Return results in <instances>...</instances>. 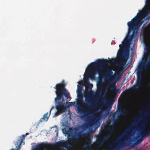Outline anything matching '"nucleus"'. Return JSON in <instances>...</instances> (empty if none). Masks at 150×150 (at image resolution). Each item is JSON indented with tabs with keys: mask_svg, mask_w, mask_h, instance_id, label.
<instances>
[{
	"mask_svg": "<svg viewBox=\"0 0 150 150\" xmlns=\"http://www.w3.org/2000/svg\"><path fill=\"white\" fill-rule=\"evenodd\" d=\"M110 61L112 63L115 62V59L113 58L111 59ZM109 60L104 59H98L96 62H92L90 65L92 67H94L93 70H89L86 73L87 76L93 79L95 77L96 74L98 73L100 77H103L105 79H110L112 76L113 72L111 69H109L107 70L104 73L103 70L104 67L109 65Z\"/></svg>",
	"mask_w": 150,
	"mask_h": 150,
	"instance_id": "obj_1",
	"label": "nucleus"
},
{
	"mask_svg": "<svg viewBox=\"0 0 150 150\" xmlns=\"http://www.w3.org/2000/svg\"><path fill=\"white\" fill-rule=\"evenodd\" d=\"M66 83L64 81H62L61 83H57L54 87L56 89L55 93L56 97L54 98V103L55 104V108L57 110L55 114V116H57L60 114L64 112L67 110V107L65 103L60 100H64V96L67 99L71 98L70 97V94L68 92L65 88Z\"/></svg>",
	"mask_w": 150,
	"mask_h": 150,
	"instance_id": "obj_2",
	"label": "nucleus"
},
{
	"mask_svg": "<svg viewBox=\"0 0 150 150\" xmlns=\"http://www.w3.org/2000/svg\"><path fill=\"white\" fill-rule=\"evenodd\" d=\"M150 13V7L147 9L143 11H140L137 15L130 21L128 22L127 25L129 28V31L133 30L134 32L136 30L138 31L139 28L143 24V19Z\"/></svg>",
	"mask_w": 150,
	"mask_h": 150,
	"instance_id": "obj_3",
	"label": "nucleus"
},
{
	"mask_svg": "<svg viewBox=\"0 0 150 150\" xmlns=\"http://www.w3.org/2000/svg\"><path fill=\"white\" fill-rule=\"evenodd\" d=\"M133 129L132 128L127 129V132L125 133L124 136H122L121 139H118L115 140L114 142L117 144L115 147L112 145L108 149H103L101 150H120L130 146L131 142L134 140H132L131 137L132 135V132Z\"/></svg>",
	"mask_w": 150,
	"mask_h": 150,
	"instance_id": "obj_4",
	"label": "nucleus"
},
{
	"mask_svg": "<svg viewBox=\"0 0 150 150\" xmlns=\"http://www.w3.org/2000/svg\"><path fill=\"white\" fill-rule=\"evenodd\" d=\"M147 60V58L145 57L137 70V85L139 87L141 85L142 80L143 77L142 71L149 70L150 68V62L148 61L146 62Z\"/></svg>",
	"mask_w": 150,
	"mask_h": 150,
	"instance_id": "obj_5",
	"label": "nucleus"
},
{
	"mask_svg": "<svg viewBox=\"0 0 150 150\" xmlns=\"http://www.w3.org/2000/svg\"><path fill=\"white\" fill-rule=\"evenodd\" d=\"M128 55H123L122 52L121 51H119L117 53V55L120 57L122 59H125L124 61H121L118 63V66L120 67H123L125 65L127 61L128 57Z\"/></svg>",
	"mask_w": 150,
	"mask_h": 150,
	"instance_id": "obj_6",
	"label": "nucleus"
},
{
	"mask_svg": "<svg viewBox=\"0 0 150 150\" xmlns=\"http://www.w3.org/2000/svg\"><path fill=\"white\" fill-rule=\"evenodd\" d=\"M54 144H48L42 143L37 145L33 150H47V146L53 147Z\"/></svg>",
	"mask_w": 150,
	"mask_h": 150,
	"instance_id": "obj_7",
	"label": "nucleus"
},
{
	"mask_svg": "<svg viewBox=\"0 0 150 150\" xmlns=\"http://www.w3.org/2000/svg\"><path fill=\"white\" fill-rule=\"evenodd\" d=\"M82 132H79L78 134V136H74L72 137L70 139V140L74 143H77L78 142V139L82 135L84 137H87L89 136V134L88 133H83L81 134Z\"/></svg>",
	"mask_w": 150,
	"mask_h": 150,
	"instance_id": "obj_8",
	"label": "nucleus"
},
{
	"mask_svg": "<svg viewBox=\"0 0 150 150\" xmlns=\"http://www.w3.org/2000/svg\"><path fill=\"white\" fill-rule=\"evenodd\" d=\"M130 42L128 40L127 37H126L122 42V44H120L119 47L120 49H124L126 47L129 48L130 46Z\"/></svg>",
	"mask_w": 150,
	"mask_h": 150,
	"instance_id": "obj_9",
	"label": "nucleus"
},
{
	"mask_svg": "<svg viewBox=\"0 0 150 150\" xmlns=\"http://www.w3.org/2000/svg\"><path fill=\"white\" fill-rule=\"evenodd\" d=\"M57 144L61 147H64L67 149L70 148L72 146L67 141L61 140L58 142Z\"/></svg>",
	"mask_w": 150,
	"mask_h": 150,
	"instance_id": "obj_10",
	"label": "nucleus"
},
{
	"mask_svg": "<svg viewBox=\"0 0 150 150\" xmlns=\"http://www.w3.org/2000/svg\"><path fill=\"white\" fill-rule=\"evenodd\" d=\"M54 108V107L53 106L51 109L50 111V113L49 114H48V112H47L45 114L43 117L40 119L39 120V122H46L47 121L50 115L51 112L52 110Z\"/></svg>",
	"mask_w": 150,
	"mask_h": 150,
	"instance_id": "obj_11",
	"label": "nucleus"
},
{
	"mask_svg": "<svg viewBox=\"0 0 150 150\" xmlns=\"http://www.w3.org/2000/svg\"><path fill=\"white\" fill-rule=\"evenodd\" d=\"M78 110L79 112L82 113L84 115L88 114L89 112L88 110H86L81 106H79L78 107Z\"/></svg>",
	"mask_w": 150,
	"mask_h": 150,
	"instance_id": "obj_12",
	"label": "nucleus"
},
{
	"mask_svg": "<svg viewBox=\"0 0 150 150\" xmlns=\"http://www.w3.org/2000/svg\"><path fill=\"white\" fill-rule=\"evenodd\" d=\"M110 135H109L107 136H105L103 139L100 141L99 140H98L97 141V142L99 143V145L100 146L103 145L104 143L108 140L110 138Z\"/></svg>",
	"mask_w": 150,
	"mask_h": 150,
	"instance_id": "obj_13",
	"label": "nucleus"
},
{
	"mask_svg": "<svg viewBox=\"0 0 150 150\" xmlns=\"http://www.w3.org/2000/svg\"><path fill=\"white\" fill-rule=\"evenodd\" d=\"M126 111V110L121 105H120L119 106L118 109V114H120V115H123Z\"/></svg>",
	"mask_w": 150,
	"mask_h": 150,
	"instance_id": "obj_14",
	"label": "nucleus"
},
{
	"mask_svg": "<svg viewBox=\"0 0 150 150\" xmlns=\"http://www.w3.org/2000/svg\"><path fill=\"white\" fill-rule=\"evenodd\" d=\"M149 115V113L148 112H145L144 113L143 116L140 117V119L144 122L146 121V118Z\"/></svg>",
	"mask_w": 150,
	"mask_h": 150,
	"instance_id": "obj_15",
	"label": "nucleus"
},
{
	"mask_svg": "<svg viewBox=\"0 0 150 150\" xmlns=\"http://www.w3.org/2000/svg\"><path fill=\"white\" fill-rule=\"evenodd\" d=\"M132 31H133V33L130 36H127V38H128V40H129V41H130V42H131L133 40V38H134V33L135 32V31H136L137 32L138 31H137L136 30L134 32L133 31V30H132L131 31L129 32V28H128V33H130Z\"/></svg>",
	"mask_w": 150,
	"mask_h": 150,
	"instance_id": "obj_16",
	"label": "nucleus"
},
{
	"mask_svg": "<svg viewBox=\"0 0 150 150\" xmlns=\"http://www.w3.org/2000/svg\"><path fill=\"white\" fill-rule=\"evenodd\" d=\"M149 47H147L146 48V53L144 54L145 56L146 57H148L150 55V50Z\"/></svg>",
	"mask_w": 150,
	"mask_h": 150,
	"instance_id": "obj_17",
	"label": "nucleus"
},
{
	"mask_svg": "<svg viewBox=\"0 0 150 150\" xmlns=\"http://www.w3.org/2000/svg\"><path fill=\"white\" fill-rule=\"evenodd\" d=\"M78 98L79 100L83 105H85L86 104L85 103L83 100V97L81 95L78 96Z\"/></svg>",
	"mask_w": 150,
	"mask_h": 150,
	"instance_id": "obj_18",
	"label": "nucleus"
},
{
	"mask_svg": "<svg viewBox=\"0 0 150 150\" xmlns=\"http://www.w3.org/2000/svg\"><path fill=\"white\" fill-rule=\"evenodd\" d=\"M106 130L110 133L111 134H112L114 132V128H111L110 127L106 128Z\"/></svg>",
	"mask_w": 150,
	"mask_h": 150,
	"instance_id": "obj_19",
	"label": "nucleus"
},
{
	"mask_svg": "<svg viewBox=\"0 0 150 150\" xmlns=\"http://www.w3.org/2000/svg\"><path fill=\"white\" fill-rule=\"evenodd\" d=\"M141 85L140 86H138L137 85V84L136 85H134L132 87V89L134 91H136L137 90H138V88H139L141 86Z\"/></svg>",
	"mask_w": 150,
	"mask_h": 150,
	"instance_id": "obj_20",
	"label": "nucleus"
},
{
	"mask_svg": "<svg viewBox=\"0 0 150 150\" xmlns=\"http://www.w3.org/2000/svg\"><path fill=\"white\" fill-rule=\"evenodd\" d=\"M109 87H110L111 89V90H113L114 89H116V88L115 86V84L114 83H112L111 84L110 86Z\"/></svg>",
	"mask_w": 150,
	"mask_h": 150,
	"instance_id": "obj_21",
	"label": "nucleus"
},
{
	"mask_svg": "<svg viewBox=\"0 0 150 150\" xmlns=\"http://www.w3.org/2000/svg\"><path fill=\"white\" fill-rule=\"evenodd\" d=\"M113 100L112 99H110L106 102V103L108 105L113 103Z\"/></svg>",
	"mask_w": 150,
	"mask_h": 150,
	"instance_id": "obj_22",
	"label": "nucleus"
},
{
	"mask_svg": "<svg viewBox=\"0 0 150 150\" xmlns=\"http://www.w3.org/2000/svg\"><path fill=\"white\" fill-rule=\"evenodd\" d=\"M88 126L87 124H83L82 126H81V128L84 129L88 128Z\"/></svg>",
	"mask_w": 150,
	"mask_h": 150,
	"instance_id": "obj_23",
	"label": "nucleus"
},
{
	"mask_svg": "<svg viewBox=\"0 0 150 150\" xmlns=\"http://www.w3.org/2000/svg\"><path fill=\"white\" fill-rule=\"evenodd\" d=\"M85 101L87 103H90V99L89 98H87L86 97Z\"/></svg>",
	"mask_w": 150,
	"mask_h": 150,
	"instance_id": "obj_24",
	"label": "nucleus"
},
{
	"mask_svg": "<svg viewBox=\"0 0 150 150\" xmlns=\"http://www.w3.org/2000/svg\"><path fill=\"white\" fill-rule=\"evenodd\" d=\"M91 144V142L90 140H88L87 141V146H90Z\"/></svg>",
	"mask_w": 150,
	"mask_h": 150,
	"instance_id": "obj_25",
	"label": "nucleus"
},
{
	"mask_svg": "<svg viewBox=\"0 0 150 150\" xmlns=\"http://www.w3.org/2000/svg\"><path fill=\"white\" fill-rule=\"evenodd\" d=\"M110 115L111 116H112L114 118L115 117V112L112 113V115L110 114Z\"/></svg>",
	"mask_w": 150,
	"mask_h": 150,
	"instance_id": "obj_26",
	"label": "nucleus"
},
{
	"mask_svg": "<svg viewBox=\"0 0 150 150\" xmlns=\"http://www.w3.org/2000/svg\"><path fill=\"white\" fill-rule=\"evenodd\" d=\"M128 66L127 67V65H126L124 67H123V69L125 70L128 68Z\"/></svg>",
	"mask_w": 150,
	"mask_h": 150,
	"instance_id": "obj_27",
	"label": "nucleus"
},
{
	"mask_svg": "<svg viewBox=\"0 0 150 150\" xmlns=\"http://www.w3.org/2000/svg\"><path fill=\"white\" fill-rule=\"evenodd\" d=\"M147 18H148V19H146V20L147 21H146V22L145 23H146L147 22L149 21V19L150 18V16L149 17H147Z\"/></svg>",
	"mask_w": 150,
	"mask_h": 150,
	"instance_id": "obj_28",
	"label": "nucleus"
},
{
	"mask_svg": "<svg viewBox=\"0 0 150 150\" xmlns=\"http://www.w3.org/2000/svg\"><path fill=\"white\" fill-rule=\"evenodd\" d=\"M88 106L89 108H93L91 106H89L88 105Z\"/></svg>",
	"mask_w": 150,
	"mask_h": 150,
	"instance_id": "obj_29",
	"label": "nucleus"
},
{
	"mask_svg": "<svg viewBox=\"0 0 150 150\" xmlns=\"http://www.w3.org/2000/svg\"><path fill=\"white\" fill-rule=\"evenodd\" d=\"M96 139H98L99 138V136L98 135H97L96 136Z\"/></svg>",
	"mask_w": 150,
	"mask_h": 150,
	"instance_id": "obj_30",
	"label": "nucleus"
},
{
	"mask_svg": "<svg viewBox=\"0 0 150 150\" xmlns=\"http://www.w3.org/2000/svg\"><path fill=\"white\" fill-rule=\"evenodd\" d=\"M29 134V133H26V134H25V135H28Z\"/></svg>",
	"mask_w": 150,
	"mask_h": 150,
	"instance_id": "obj_31",
	"label": "nucleus"
},
{
	"mask_svg": "<svg viewBox=\"0 0 150 150\" xmlns=\"http://www.w3.org/2000/svg\"><path fill=\"white\" fill-rule=\"evenodd\" d=\"M136 144V143H134V144L132 145V146H134V145H135Z\"/></svg>",
	"mask_w": 150,
	"mask_h": 150,
	"instance_id": "obj_32",
	"label": "nucleus"
},
{
	"mask_svg": "<svg viewBox=\"0 0 150 150\" xmlns=\"http://www.w3.org/2000/svg\"><path fill=\"white\" fill-rule=\"evenodd\" d=\"M85 149L86 150H87V147H85Z\"/></svg>",
	"mask_w": 150,
	"mask_h": 150,
	"instance_id": "obj_33",
	"label": "nucleus"
},
{
	"mask_svg": "<svg viewBox=\"0 0 150 150\" xmlns=\"http://www.w3.org/2000/svg\"><path fill=\"white\" fill-rule=\"evenodd\" d=\"M68 103H72V102H70V103H69V102H68Z\"/></svg>",
	"mask_w": 150,
	"mask_h": 150,
	"instance_id": "obj_34",
	"label": "nucleus"
},
{
	"mask_svg": "<svg viewBox=\"0 0 150 150\" xmlns=\"http://www.w3.org/2000/svg\"><path fill=\"white\" fill-rule=\"evenodd\" d=\"M103 129H105V127H103Z\"/></svg>",
	"mask_w": 150,
	"mask_h": 150,
	"instance_id": "obj_35",
	"label": "nucleus"
},
{
	"mask_svg": "<svg viewBox=\"0 0 150 150\" xmlns=\"http://www.w3.org/2000/svg\"><path fill=\"white\" fill-rule=\"evenodd\" d=\"M143 125H144V124H142L141 126H142Z\"/></svg>",
	"mask_w": 150,
	"mask_h": 150,
	"instance_id": "obj_36",
	"label": "nucleus"
},
{
	"mask_svg": "<svg viewBox=\"0 0 150 150\" xmlns=\"http://www.w3.org/2000/svg\"><path fill=\"white\" fill-rule=\"evenodd\" d=\"M149 62H150V57L149 58Z\"/></svg>",
	"mask_w": 150,
	"mask_h": 150,
	"instance_id": "obj_37",
	"label": "nucleus"
}]
</instances>
